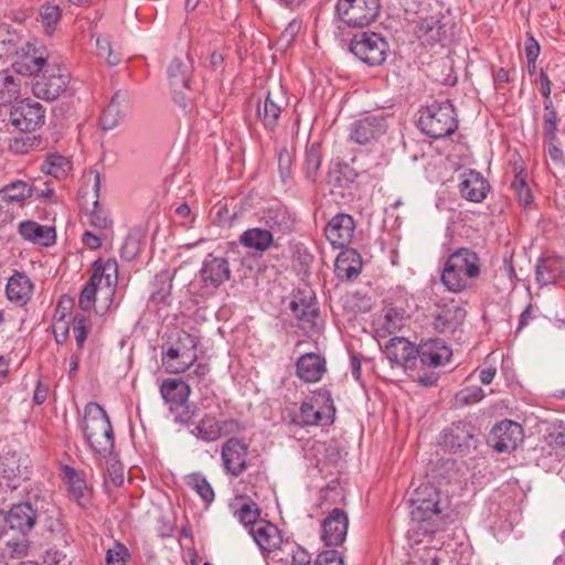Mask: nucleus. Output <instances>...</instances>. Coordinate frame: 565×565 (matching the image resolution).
<instances>
[{"label": "nucleus", "instance_id": "1", "mask_svg": "<svg viewBox=\"0 0 565 565\" xmlns=\"http://www.w3.org/2000/svg\"><path fill=\"white\" fill-rule=\"evenodd\" d=\"M249 533L266 556L267 565H311L310 553L296 542L282 540L275 524L260 521Z\"/></svg>", "mask_w": 565, "mask_h": 565}, {"label": "nucleus", "instance_id": "2", "mask_svg": "<svg viewBox=\"0 0 565 565\" xmlns=\"http://www.w3.org/2000/svg\"><path fill=\"white\" fill-rule=\"evenodd\" d=\"M25 67L30 75L35 76L32 92L40 99H57L70 84L71 74L67 68L58 64H49L43 56L30 58Z\"/></svg>", "mask_w": 565, "mask_h": 565}, {"label": "nucleus", "instance_id": "3", "mask_svg": "<svg viewBox=\"0 0 565 565\" xmlns=\"http://www.w3.org/2000/svg\"><path fill=\"white\" fill-rule=\"evenodd\" d=\"M480 273L478 254L470 248L461 247L451 253L445 262L440 280L448 291L458 294L470 288Z\"/></svg>", "mask_w": 565, "mask_h": 565}, {"label": "nucleus", "instance_id": "4", "mask_svg": "<svg viewBox=\"0 0 565 565\" xmlns=\"http://www.w3.org/2000/svg\"><path fill=\"white\" fill-rule=\"evenodd\" d=\"M411 519L425 533H435L444 525L440 492L429 483L417 487L411 499Z\"/></svg>", "mask_w": 565, "mask_h": 565}, {"label": "nucleus", "instance_id": "5", "mask_svg": "<svg viewBox=\"0 0 565 565\" xmlns=\"http://www.w3.org/2000/svg\"><path fill=\"white\" fill-rule=\"evenodd\" d=\"M83 433L93 451L102 457H108L113 452V427L106 411L99 404L90 402L85 406Z\"/></svg>", "mask_w": 565, "mask_h": 565}, {"label": "nucleus", "instance_id": "6", "mask_svg": "<svg viewBox=\"0 0 565 565\" xmlns=\"http://www.w3.org/2000/svg\"><path fill=\"white\" fill-rule=\"evenodd\" d=\"M118 282V264L115 258L103 260L98 258L93 263V274L83 287L78 306L83 311H89L95 307L97 290H105L109 303L116 292Z\"/></svg>", "mask_w": 565, "mask_h": 565}, {"label": "nucleus", "instance_id": "7", "mask_svg": "<svg viewBox=\"0 0 565 565\" xmlns=\"http://www.w3.org/2000/svg\"><path fill=\"white\" fill-rule=\"evenodd\" d=\"M452 356L451 349L441 339H428L417 345L416 360H419L420 370L418 382L425 386H434L439 373L435 370L447 364Z\"/></svg>", "mask_w": 565, "mask_h": 565}, {"label": "nucleus", "instance_id": "8", "mask_svg": "<svg viewBox=\"0 0 565 565\" xmlns=\"http://www.w3.org/2000/svg\"><path fill=\"white\" fill-rule=\"evenodd\" d=\"M418 127L425 135L435 139L452 135L458 128L454 105L449 100L428 105L420 113Z\"/></svg>", "mask_w": 565, "mask_h": 565}, {"label": "nucleus", "instance_id": "9", "mask_svg": "<svg viewBox=\"0 0 565 565\" xmlns=\"http://www.w3.org/2000/svg\"><path fill=\"white\" fill-rule=\"evenodd\" d=\"M350 51L363 63L377 66L386 61L390 45L380 33L362 32L351 40Z\"/></svg>", "mask_w": 565, "mask_h": 565}, {"label": "nucleus", "instance_id": "10", "mask_svg": "<svg viewBox=\"0 0 565 565\" xmlns=\"http://www.w3.org/2000/svg\"><path fill=\"white\" fill-rule=\"evenodd\" d=\"M381 10L380 0H338V17L349 26L364 28L376 20Z\"/></svg>", "mask_w": 565, "mask_h": 565}, {"label": "nucleus", "instance_id": "11", "mask_svg": "<svg viewBox=\"0 0 565 565\" xmlns=\"http://www.w3.org/2000/svg\"><path fill=\"white\" fill-rule=\"evenodd\" d=\"M245 429V424L236 418L218 420L214 415L205 414L190 434L204 443H214L224 436L242 434Z\"/></svg>", "mask_w": 565, "mask_h": 565}, {"label": "nucleus", "instance_id": "12", "mask_svg": "<svg viewBox=\"0 0 565 565\" xmlns=\"http://www.w3.org/2000/svg\"><path fill=\"white\" fill-rule=\"evenodd\" d=\"M290 310L295 318L299 321V327L306 333L313 334L316 332L318 319V303L316 301L315 291L305 286L299 288L290 301Z\"/></svg>", "mask_w": 565, "mask_h": 565}, {"label": "nucleus", "instance_id": "13", "mask_svg": "<svg viewBox=\"0 0 565 565\" xmlns=\"http://www.w3.org/2000/svg\"><path fill=\"white\" fill-rule=\"evenodd\" d=\"M475 433L476 427L470 422L459 420L443 430L439 444L450 452H466L475 448Z\"/></svg>", "mask_w": 565, "mask_h": 565}, {"label": "nucleus", "instance_id": "14", "mask_svg": "<svg viewBox=\"0 0 565 565\" xmlns=\"http://www.w3.org/2000/svg\"><path fill=\"white\" fill-rule=\"evenodd\" d=\"M248 445L239 438L231 437L221 447L224 471L232 477L242 476L247 469Z\"/></svg>", "mask_w": 565, "mask_h": 565}, {"label": "nucleus", "instance_id": "15", "mask_svg": "<svg viewBox=\"0 0 565 565\" xmlns=\"http://www.w3.org/2000/svg\"><path fill=\"white\" fill-rule=\"evenodd\" d=\"M45 110L40 103L22 100L11 107L9 120L21 131H34L44 124Z\"/></svg>", "mask_w": 565, "mask_h": 565}, {"label": "nucleus", "instance_id": "16", "mask_svg": "<svg viewBox=\"0 0 565 565\" xmlns=\"http://www.w3.org/2000/svg\"><path fill=\"white\" fill-rule=\"evenodd\" d=\"M348 527L349 516L347 512L340 508H334L320 523V541L329 547L341 546L345 541Z\"/></svg>", "mask_w": 565, "mask_h": 565}, {"label": "nucleus", "instance_id": "17", "mask_svg": "<svg viewBox=\"0 0 565 565\" xmlns=\"http://www.w3.org/2000/svg\"><path fill=\"white\" fill-rule=\"evenodd\" d=\"M200 276L203 288L209 292L215 291L231 277L228 260L225 257H216L209 254L203 260Z\"/></svg>", "mask_w": 565, "mask_h": 565}, {"label": "nucleus", "instance_id": "18", "mask_svg": "<svg viewBox=\"0 0 565 565\" xmlns=\"http://www.w3.org/2000/svg\"><path fill=\"white\" fill-rule=\"evenodd\" d=\"M523 438V428L513 420H502L490 433V440L498 452H509L516 448Z\"/></svg>", "mask_w": 565, "mask_h": 565}, {"label": "nucleus", "instance_id": "19", "mask_svg": "<svg viewBox=\"0 0 565 565\" xmlns=\"http://www.w3.org/2000/svg\"><path fill=\"white\" fill-rule=\"evenodd\" d=\"M466 309L454 299L441 300L433 313L434 328L438 332L455 331L466 318Z\"/></svg>", "mask_w": 565, "mask_h": 565}, {"label": "nucleus", "instance_id": "20", "mask_svg": "<svg viewBox=\"0 0 565 565\" xmlns=\"http://www.w3.org/2000/svg\"><path fill=\"white\" fill-rule=\"evenodd\" d=\"M287 106L288 99L280 88L269 90L264 103L258 104L257 117L267 130H274Z\"/></svg>", "mask_w": 565, "mask_h": 565}, {"label": "nucleus", "instance_id": "21", "mask_svg": "<svg viewBox=\"0 0 565 565\" xmlns=\"http://www.w3.org/2000/svg\"><path fill=\"white\" fill-rule=\"evenodd\" d=\"M384 353L392 366L407 370L416 365L417 347L404 337H395L388 340Z\"/></svg>", "mask_w": 565, "mask_h": 565}, {"label": "nucleus", "instance_id": "22", "mask_svg": "<svg viewBox=\"0 0 565 565\" xmlns=\"http://www.w3.org/2000/svg\"><path fill=\"white\" fill-rule=\"evenodd\" d=\"M354 230L353 217L349 214L339 213L328 223L324 234L332 247L344 248L351 243Z\"/></svg>", "mask_w": 565, "mask_h": 565}, {"label": "nucleus", "instance_id": "23", "mask_svg": "<svg viewBox=\"0 0 565 565\" xmlns=\"http://www.w3.org/2000/svg\"><path fill=\"white\" fill-rule=\"evenodd\" d=\"M6 515L8 526L19 534H29L38 520V512L30 502L13 504Z\"/></svg>", "mask_w": 565, "mask_h": 565}, {"label": "nucleus", "instance_id": "24", "mask_svg": "<svg viewBox=\"0 0 565 565\" xmlns=\"http://www.w3.org/2000/svg\"><path fill=\"white\" fill-rule=\"evenodd\" d=\"M386 131L385 120L377 116H367L351 125L350 138L359 143L366 145Z\"/></svg>", "mask_w": 565, "mask_h": 565}, {"label": "nucleus", "instance_id": "25", "mask_svg": "<svg viewBox=\"0 0 565 565\" xmlns=\"http://www.w3.org/2000/svg\"><path fill=\"white\" fill-rule=\"evenodd\" d=\"M489 190L490 185L480 172L468 170L461 174L459 193L467 201L482 202L487 198Z\"/></svg>", "mask_w": 565, "mask_h": 565}, {"label": "nucleus", "instance_id": "26", "mask_svg": "<svg viewBox=\"0 0 565 565\" xmlns=\"http://www.w3.org/2000/svg\"><path fill=\"white\" fill-rule=\"evenodd\" d=\"M129 102L127 92H116L107 107L103 110L99 125L103 130H111L116 128L122 120Z\"/></svg>", "mask_w": 565, "mask_h": 565}, {"label": "nucleus", "instance_id": "27", "mask_svg": "<svg viewBox=\"0 0 565 565\" xmlns=\"http://www.w3.org/2000/svg\"><path fill=\"white\" fill-rule=\"evenodd\" d=\"M63 482L68 495L82 508H86L90 501V490L85 479L70 466H64Z\"/></svg>", "mask_w": 565, "mask_h": 565}, {"label": "nucleus", "instance_id": "28", "mask_svg": "<svg viewBox=\"0 0 565 565\" xmlns=\"http://www.w3.org/2000/svg\"><path fill=\"white\" fill-rule=\"evenodd\" d=\"M362 257L353 248H344L334 260V274L340 280L356 278L362 270Z\"/></svg>", "mask_w": 565, "mask_h": 565}, {"label": "nucleus", "instance_id": "29", "mask_svg": "<svg viewBox=\"0 0 565 565\" xmlns=\"http://www.w3.org/2000/svg\"><path fill=\"white\" fill-rule=\"evenodd\" d=\"M32 292L33 284L24 273L17 271L8 279L6 295L10 302L22 307L31 299Z\"/></svg>", "mask_w": 565, "mask_h": 565}, {"label": "nucleus", "instance_id": "30", "mask_svg": "<svg viewBox=\"0 0 565 565\" xmlns=\"http://www.w3.org/2000/svg\"><path fill=\"white\" fill-rule=\"evenodd\" d=\"M19 234L25 239L42 246L55 243V230L47 225H41L34 221H23L19 224Z\"/></svg>", "mask_w": 565, "mask_h": 565}, {"label": "nucleus", "instance_id": "31", "mask_svg": "<svg viewBox=\"0 0 565 565\" xmlns=\"http://www.w3.org/2000/svg\"><path fill=\"white\" fill-rule=\"evenodd\" d=\"M28 457H22L17 452L7 454L0 457V476L8 480L28 479L29 478Z\"/></svg>", "mask_w": 565, "mask_h": 565}, {"label": "nucleus", "instance_id": "32", "mask_svg": "<svg viewBox=\"0 0 565 565\" xmlns=\"http://www.w3.org/2000/svg\"><path fill=\"white\" fill-rule=\"evenodd\" d=\"M160 393L163 399L171 405V409H173L174 406L184 405L189 402L191 388L183 380L168 379L162 382Z\"/></svg>", "mask_w": 565, "mask_h": 565}, {"label": "nucleus", "instance_id": "33", "mask_svg": "<svg viewBox=\"0 0 565 565\" xmlns=\"http://www.w3.org/2000/svg\"><path fill=\"white\" fill-rule=\"evenodd\" d=\"M198 339L186 331L178 332L177 343L168 349L170 359L184 358L188 363H194L198 360L196 348Z\"/></svg>", "mask_w": 565, "mask_h": 565}, {"label": "nucleus", "instance_id": "34", "mask_svg": "<svg viewBox=\"0 0 565 565\" xmlns=\"http://www.w3.org/2000/svg\"><path fill=\"white\" fill-rule=\"evenodd\" d=\"M266 225L269 231L278 233H288L294 230L295 218L289 211L282 205L269 207L264 216Z\"/></svg>", "mask_w": 565, "mask_h": 565}, {"label": "nucleus", "instance_id": "35", "mask_svg": "<svg viewBox=\"0 0 565 565\" xmlns=\"http://www.w3.org/2000/svg\"><path fill=\"white\" fill-rule=\"evenodd\" d=\"M185 60L175 57L168 67V77L173 92L189 88L192 64L189 56Z\"/></svg>", "mask_w": 565, "mask_h": 565}, {"label": "nucleus", "instance_id": "36", "mask_svg": "<svg viewBox=\"0 0 565 565\" xmlns=\"http://www.w3.org/2000/svg\"><path fill=\"white\" fill-rule=\"evenodd\" d=\"M273 241L274 234L271 231L258 227L246 230L239 237L243 246L260 252L267 250Z\"/></svg>", "mask_w": 565, "mask_h": 565}, {"label": "nucleus", "instance_id": "37", "mask_svg": "<svg viewBox=\"0 0 565 565\" xmlns=\"http://www.w3.org/2000/svg\"><path fill=\"white\" fill-rule=\"evenodd\" d=\"M185 483L203 500L207 505L214 501L215 493L202 472H192L185 477Z\"/></svg>", "mask_w": 565, "mask_h": 565}, {"label": "nucleus", "instance_id": "38", "mask_svg": "<svg viewBox=\"0 0 565 565\" xmlns=\"http://www.w3.org/2000/svg\"><path fill=\"white\" fill-rule=\"evenodd\" d=\"M297 375L305 382H318V354L308 352L302 354L296 364Z\"/></svg>", "mask_w": 565, "mask_h": 565}, {"label": "nucleus", "instance_id": "39", "mask_svg": "<svg viewBox=\"0 0 565 565\" xmlns=\"http://www.w3.org/2000/svg\"><path fill=\"white\" fill-rule=\"evenodd\" d=\"M41 170L56 179H62L66 177L71 170V162L64 156L57 153L50 154L43 162Z\"/></svg>", "mask_w": 565, "mask_h": 565}, {"label": "nucleus", "instance_id": "40", "mask_svg": "<svg viewBox=\"0 0 565 565\" xmlns=\"http://www.w3.org/2000/svg\"><path fill=\"white\" fill-rule=\"evenodd\" d=\"M404 326V317L395 308L386 310L383 318L377 321V332L386 335L399 331Z\"/></svg>", "mask_w": 565, "mask_h": 565}, {"label": "nucleus", "instance_id": "41", "mask_svg": "<svg viewBox=\"0 0 565 565\" xmlns=\"http://www.w3.org/2000/svg\"><path fill=\"white\" fill-rule=\"evenodd\" d=\"M172 282L168 273L156 275L152 282L150 300L154 303H164L171 295Z\"/></svg>", "mask_w": 565, "mask_h": 565}, {"label": "nucleus", "instance_id": "42", "mask_svg": "<svg viewBox=\"0 0 565 565\" xmlns=\"http://www.w3.org/2000/svg\"><path fill=\"white\" fill-rule=\"evenodd\" d=\"M0 195L8 202H23L32 195V189L24 181H14L3 186Z\"/></svg>", "mask_w": 565, "mask_h": 565}, {"label": "nucleus", "instance_id": "43", "mask_svg": "<svg viewBox=\"0 0 565 565\" xmlns=\"http://www.w3.org/2000/svg\"><path fill=\"white\" fill-rule=\"evenodd\" d=\"M234 515L245 526L250 525V527H253L254 524L260 522V520H258L260 510L252 500L243 501L241 505L234 510Z\"/></svg>", "mask_w": 565, "mask_h": 565}, {"label": "nucleus", "instance_id": "44", "mask_svg": "<svg viewBox=\"0 0 565 565\" xmlns=\"http://www.w3.org/2000/svg\"><path fill=\"white\" fill-rule=\"evenodd\" d=\"M358 177L355 170L348 163H337L329 172L330 182L339 186L353 183Z\"/></svg>", "mask_w": 565, "mask_h": 565}, {"label": "nucleus", "instance_id": "45", "mask_svg": "<svg viewBox=\"0 0 565 565\" xmlns=\"http://www.w3.org/2000/svg\"><path fill=\"white\" fill-rule=\"evenodd\" d=\"M561 274L555 260H543L536 266V280L541 285L555 284Z\"/></svg>", "mask_w": 565, "mask_h": 565}, {"label": "nucleus", "instance_id": "46", "mask_svg": "<svg viewBox=\"0 0 565 565\" xmlns=\"http://www.w3.org/2000/svg\"><path fill=\"white\" fill-rule=\"evenodd\" d=\"M61 15V9L57 4L46 2L40 7V17L46 34L51 35L55 31V25L60 21Z\"/></svg>", "mask_w": 565, "mask_h": 565}, {"label": "nucleus", "instance_id": "47", "mask_svg": "<svg viewBox=\"0 0 565 565\" xmlns=\"http://www.w3.org/2000/svg\"><path fill=\"white\" fill-rule=\"evenodd\" d=\"M418 565H449L448 553L433 546L425 547L418 555Z\"/></svg>", "mask_w": 565, "mask_h": 565}, {"label": "nucleus", "instance_id": "48", "mask_svg": "<svg viewBox=\"0 0 565 565\" xmlns=\"http://www.w3.org/2000/svg\"><path fill=\"white\" fill-rule=\"evenodd\" d=\"M320 427L330 426L335 419V406L330 392L320 390Z\"/></svg>", "mask_w": 565, "mask_h": 565}, {"label": "nucleus", "instance_id": "49", "mask_svg": "<svg viewBox=\"0 0 565 565\" xmlns=\"http://www.w3.org/2000/svg\"><path fill=\"white\" fill-rule=\"evenodd\" d=\"M512 189L519 198L520 203L523 206H527L533 201V195L530 189V185L526 182V174L520 171L515 174L514 180L512 182Z\"/></svg>", "mask_w": 565, "mask_h": 565}, {"label": "nucleus", "instance_id": "50", "mask_svg": "<svg viewBox=\"0 0 565 565\" xmlns=\"http://www.w3.org/2000/svg\"><path fill=\"white\" fill-rule=\"evenodd\" d=\"M305 173L307 179L316 182L318 178V142L312 141L308 145L305 158Z\"/></svg>", "mask_w": 565, "mask_h": 565}, {"label": "nucleus", "instance_id": "51", "mask_svg": "<svg viewBox=\"0 0 565 565\" xmlns=\"http://www.w3.org/2000/svg\"><path fill=\"white\" fill-rule=\"evenodd\" d=\"M28 534H20L19 537L9 540L6 543V552L11 558H23L28 555L30 541Z\"/></svg>", "mask_w": 565, "mask_h": 565}, {"label": "nucleus", "instance_id": "52", "mask_svg": "<svg viewBox=\"0 0 565 565\" xmlns=\"http://www.w3.org/2000/svg\"><path fill=\"white\" fill-rule=\"evenodd\" d=\"M484 397L483 390L479 386H468L457 393L456 399L461 405L477 403Z\"/></svg>", "mask_w": 565, "mask_h": 565}, {"label": "nucleus", "instance_id": "53", "mask_svg": "<svg viewBox=\"0 0 565 565\" xmlns=\"http://www.w3.org/2000/svg\"><path fill=\"white\" fill-rule=\"evenodd\" d=\"M162 364L170 373L180 374L188 371L194 363H188L184 358L170 359L168 350L161 355Z\"/></svg>", "mask_w": 565, "mask_h": 565}, {"label": "nucleus", "instance_id": "54", "mask_svg": "<svg viewBox=\"0 0 565 565\" xmlns=\"http://www.w3.org/2000/svg\"><path fill=\"white\" fill-rule=\"evenodd\" d=\"M140 252V239L135 234H129L120 248V255L126 260H132Z\"/></svg>", "mask_w": 565, "mask_h": 565}, {"label": "nucleus", "instance_id": "55", "mask_svg": "<svg viewBox=\"0 0 565 565\" xmlns=\"http://www.w3.org/2000/svg\"><path fill=\"white\" fill-rule=\"evenodd\" d=\"M73 332L76 340L78 351H82L87 338V319L83 315H75Z\"/></svg>", "mask_w": 565, "mask_h": 565}, {"label": "nucleus", "instance_id": "56", "mask_svg": "<svg viewBox=\"0 0 565 565\" xmlns=\"http://www.w3.org/2000/svg\"><path fill=\"white\" fill-rule=\"evenodd\" d=\"M54 324H53V333L57 344H63L67 340L68 335V323L64 321V313L60 315V309L57 308L54 315Z\"/></svg>", "mask_w": 565, "mask_h": 565}, {"label": "nucleus", "instance_id": "57", "mask_svg": "<svg viewBox=\"0 0 565 565\" xmlns=\"http://www.w3.org/2000/svg\"><path fill=\"white\" fill-rule=\"evenodd\" d=\"M301 425L313 426L318 424V409L311 403H302L298 416Z\"/></svg>", "mask_w": 565, "mask_h": 565}, {"label": "nucleus", "instance_id": "58", "mask_svg": "<svg viewBox=\"0 0 565 565\" xmlns=\"http://www.w3.org/2000/svg\"><path fill=\"white\" fill-rule=\"evenodd\" d=\"M128 550L122 544H117L115 548H109L106 553L107 565H125V557Z\"/></svg>", "mask_w": 565, "mask_h": 565}, {"label": "nucleus", "instance_id": "59", "mask_svg": "<svg viewBox=\"0 0 565 565\" xmlns=\"http://www.w3.org/2000/svg\"><path fill=\"white\" fill-rule=\"evenodd\" d=\"M524 51L526 61L531 62L537 60L541 53V46L531 32H526L525 34Z\"/></svg>", "mask_w": 565, "mask_h": 565}, {"label": "nucleus", "instance_id": "60", "mask_svg": "<svg viewBox=\"0 0 565 565\" xmlns=\"http://www.w3.org/2000/svg\"><path fill=\"white\" fill-rule=\"evenodd\" d=\"M89 224L95 228L107 230L111 227L113 221L107 213L102 211H93L89 215Z\"/></svg>", "mask_w": 565, "mask_h": 565}, {"label": "nucleus", "instance_id": "61", "mask_svg": "<svg viewBox=\"0 0 565 565\" xmlns=\"http://www.w3.org/2000/svg\"><path fill=\"white\" fill-rule=\"evenodd\" d=\"M548 445L556 448H565V427L563 425L555 426L546 436Z\"/></svg>", "mask_w": 565, "mask_h": 565}, {"label": "nucleus", "instance_id": "62", "mask_svg": "<svg viewBox=\"0 0 565 565\" xmlns=\"http://www.w3.org/2000/svg\"><path fill=\"white\" fill-rule=\"evenodd\" d=\"M34 147V138L21 137L14 138L10 143V149L15 153H28Z\"/></svg>", "mask_w": 565, "mask_h": 565}, {"label": "nucleus", "instance_id": "63", "mask_svg": "<svg viewBox=\"0 0 565 565\" xmlns=\"http://www.w3.org/2000/svg\"><path fill=\"white\" fill-rule=\"evenodd\" d=\"M320 565H344L343 555L335 548L320 552Z\"/></svg>", "mask_w": 565, "mask_h": 565}, {"label": "nucleus", "instance_id": "64", "mask_svg": "<svg viewBox=\"0 0 565 565\" xmlns=\"http://www.w3.org/2000/svg\"><path fill=\"white\" fill-rule=\"evenodd\" d=\"M278 167L282 181H286L290 175L291 156L287 150H281L278 154Z\"/></svg>", "mask_w": 565, "mask_h": 565}]
</instances>
